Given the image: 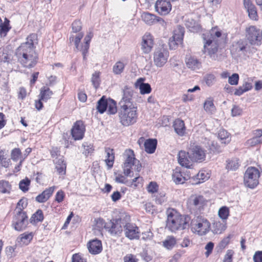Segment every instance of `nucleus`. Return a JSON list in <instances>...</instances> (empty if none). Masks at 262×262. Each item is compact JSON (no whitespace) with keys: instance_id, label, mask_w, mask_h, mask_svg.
I'll list each match as a JSON object with an SVG mask.
<instances>
[{"instance_id":"obj_1","label":"nucleus","mask_w":262,"mask_h":262,"mask_svg":"<svg viewBox=\"0 0 262 262\" xmlns=\"http://www.w3.org/2000/svg\"><path fill=\"white\" fill-rule=\"evenodd\" d=\"M123 97L120 102L119 117L120 123L124 126L135 123L138 118V106L132 99V91L128 86L123 90Z\"/></svg>"},{"instance_id":"obj_25","label":"nucleus","mask_w":262,"mask_h":262,"mask_svg":"<svg viewBox=\"0 0 262 262\" xmlns=\"http://www.w3.org/2000/svg\"><path fill=\"white\" fill-rule=\"evenodd\" d=\"M104 151L106 155V159L105 160V163L108 167V168L111 169L113 166L115 160V153L114 149L109 147H105Z\"/></svg>"},{"instance_id":"obj_43","label":"nucleus","mask_w":262,"mask_h":262,"mask_svg":"<svg viewBox=\"0 0 262 262\" xmlns=\"http://www.w3.org/2000/svg\"><path fill=\"white\" fill-rule=\"evenodd\" d=\"M227 168L231 170H236L239 166V160L236 158L227 161Z\"/></svg>"},{"instance_id":"obj_23","label":"nucleus","mask_w":262,"mask_h":262,"mask_svg":"<svg viewBox=\"0 0 262 262\" xmlns=\"http://www.w3.org/2000/svg\"><path fill=\"white\" fill-rule=\"evenodd\" d=\"M55 168L59 174L64 175L66 172L67 165L62 156L57 157L54 160Z\"/></svg>"},{"instance_id":"obj_31","label":"nucleus","mask_w":262,"mask_h":262,"mask_svg":"<svg viewBox=\"0 0 262 262\" xmlns=\"http://www.w3.org/2000/svg\"><path fill=\"white\" fill-rule=\"evenodd\" d=\"M204 109L209 114H212L215 111V106L212 98H209L205 100L204 103Z\"/></svg>"},{"instance_id":"obj_33","label":"nucleus","mask_w":262,"mask_h":262,"mask_svg":"<svg viewBox=\"0 0 262 262\" xmlns=\"http://www.w3.org/2000/svg\"><path fill=\"white\" fill-rule=\"evenodd\" d=\"M206 147L210 153L217 154L222 151L221 147L214 141L208 140Z\"/></svg>"},{"instance_id":"obj_28","label":"nucleus","mask_w":262,"mask_h":262,"mask_svg":"<svg viewBox=\"0 0 262 262\" xmlns=\"http://www.w3.org/2000/svg\"><path fill=\"white\" fill-rule=\"evenodd\" d=\"M142 20L146 24L149 25H153L159 21L157 17L148 12H143L141 14Z\"/></svg>"},{"instance_id":"obj_54","label":"nucleus","mask_w":262,"mask_h":262,"mask_svg":"<svg viewBox=\"0 0 262 262\" xmlns=\"http://www.w3.org/2000/svg\"><path fill=\"white\" fill-rule=\"evenodd\" d=\"M11 159L14 161H17L18 160L23 159L21 152L19 148H15L12 150Z\"/></svg>"},{"instance_id":"obj_7","label":"nucleus","mask_w":262,"mask_h":262,"mask_svg":"<svg viewBox=\"0 0 262 262\" xmlns=\"http://www.w3.org/2000/svg\"><path fill=\"white\" fill-rule=\"evenodd\" d=\"M260 172L254 167H249L246 170L244 182L246 186L250 188H254L259 183Z\"/></svg>"},{"instance_id":"obj_62","label":"nucleus","mask_w":262,"mask_h":262,"mask_svg":"<svg viewBox=\"0 0 262 262\" xmlns=\"http://www.w3.org/2000/svg\"><path fill=\"white\" fill-rule=\"evenodd\" d=\"M156 202L157 204H162L166 201L165 198V194L164 193H160L158 194L155 199Z\"/></svg>"},{"instance_id":"obj_63","label":"nucleus","mask_w":262,"mask_h":262,"mask_svg":"<svg viewBox=\"0 0 262 262\" xmlns=\"http://www.w3.org/2000/svg\"><path fill=\"white\" fill-rule=\"evenodd\" d=\"M124 262H137L138 259L136 258V256L129 254L125 255L123 258Z\"/></svg>"},{"instance_id":"obj_39","label":"nucleus","mask_w":262,"mask_h":262,"mask_svg":"<svg viewBox=\"0 0 262 262\" xmlns=\"http://www.w3.org/2000/svg\"><path fill=\"white\" fill-rule=\"evenodd\" d=\"M11 189V185L8 181H0V192L3 193H9Z\"/></svg>"},{"instance_id":"obj_61","label":"nucleus","mask_w":262,"mask_h":262,"mask_svg":"<svg viewBox=\"0 0 262 262\" xmlns=\"http://www.w3.org/2000/svg\"><path fill=\"white\" fill-rule=\"evenodd\" d=\"M205 82L208 86L212 85L215 81V77L213 74H208L205 77Z\"/></svg>"},{"instance_id":"obj_57","label":"nucleus","mask_w":262,"mask_h":262,"mask_svg":"<svg viewBox=\"0 0 262 262\" xmlns=\"http://www.w3.org/2000/svg\"><path fill=\"white\" fill-rule=\"evenodd\" d=\"M239 80V75L237 73L232 74L229 76L228 78V83L232 85H236L238 84Z\"/></svg>"},{"instance_id":"obj_21","label":"nucleus","mask_w":262,"mask_h":262,"mask_svg":"<svg viewBox=\"0 0 262 262\" xmlns=\"http://www.w3.org/2000/svg\"><path fill=\"white\" fill-rule=\"evenodd\" d=\"M144 78H140L135 82L134 86L136 89H139L141 95L148 94L151 91V88L149 84L144 83Z\"/></svg>"},{"instance_id":"obj_29","label":"nucleus","mask_w":262,"mask_h":262,"mask_svg":"<svg viewBox=\"0 0 262 262\" xmlns=\"http://www.w3.org/2000/svg\"><path fill=\"white\" fill-rule=\"evenodd\" d=\"M12 59V53L7 49H0V61L9 63Z\"/></svg>"},{"instance_id":"obj_17","label":"nucleus","mask_w":262,"mask_h":262,"mask_svg":"<svg viewBox=\"0 0 262 262\" xmlns=\"http://www.w3.org/2000/svg\"><path fill=\"white\" fill-rule=\"evenodd\" d=\"M84 132H66L63 134L62 138L64 141L65 147L68 148L72 140L76 141L83 139Z\"/></svg>"},{"instance_id":"obj_48","label":"nucleus","mask_w":262,"mask_h":262,"mask_svg":"<svg viewBox=\"0 0 262 262\" xmlns=\"http://www.w3.org/2000/svg\"><path fill=\"white\" fill-rule=\"evenodd\" d=\"M214 232L216 234H220L225 231L226 228V224L220 222H216L213 224Z\"/></svg>"},{"instance_id":"obj_22","label":"nucleus","mask_w":262,"mask_h":262,"mask_svg":"<svg viewBox=\"0 0 262 262\" xmlns=\"http://www.w3.org/2000/svg\"><path fill=\"white\" fill-rule=\"evenodd\" d=\"M88 248L91 254H97L100 253L102 250L101 241L95 239L89 242Z\"/></svg>"},{"instance_id":"obj_24","label":"nucleus","mask_w":262,"mask_h":262,"mask_svg":"<svg viewBox=\"0 0 262 262\" xmlns=\"http://www.w3.org/2000/svg\"><path fill=\"white\" fill-rule=\"evenodd\" d=\"M55 187H50L45 190L41 193L36 197V201L39 203H44L46 202L52 195Z\"/></svg>"},{"instance_id":"obj_53","label":"nucleus","mask_w":262,"mask_h":262,"mask_svg":"<svg viewBox=\"0 0 262 262\" xmlns=\"http://www.w3.org/2000/svg\"><path fill=\"white\" fill-rule=\"evenodd\" d=\"M30 184V180L28 178H26L20 181L19 183V187L23 192H26L29 189Z\"/></svg>"},{"instance_id":"obj_8","label":"nucleus","mask_w":262,"mask_h":262,"mask_svg":"<svg viewBox=\"0 0 262 262\" xmlns=\"http://www.w3.org/2000/svg\"><path fill=\"white\" fill-rule=\"evenodd\" d=\"M124 222H123L124 234L129 239H138L140 232L138 227L134 224L131 223L130 216L124 213Z\"/></svg>"},{"instance_id":"obj_51","label":"nucleus","mask_w":262,"mask_h":262,"mask_svg":"<svg viewBox=\"0 0 262 262\" xmlns=\"http://www.w3.org/2000/svg\"><path fill=\"white\" fill-rule=\"evenodd\" d=\"M82 28V23L79 20H76L72 24V30L74 33H79Z\"/></svg>"},{"instance_id":"obj_52","label":"nucleus","mask_w":262,"mask_h":262,"mask_svg":"<svg viewBox=\"0 0 262 262\" xmlns=\"http://www.w3.org/2000/svg\"><path fill=\"white\" fill-rule=\"evenodd\" d=\"M85 129V126L83 122L78 120L74 123L71 131H84Z\"/></svg>"},{"instance_id":"obj_15","label":"nucleus","mask_w":262,"mask_h":262,"mask_svg":"<svg viewBox=\"0 0 262 262\" xmlns=\"http://www.w3.org/2000/svg\"><path fill=\"white\" fill-rule=\"evenodd\" d=\"M171 5L167 0H157L155 5V10L161 15H167L171 10Z\"/></svg>"},{"instance_id":"obj_49","label":"nucleus","mask_w":262,"mask_h":262,"mask_svg":"<svg viewBox=\"0 0 262 262\" xmlns=\"http://www.w3.org/2000/svg\"><path fill=\"white\" fill-rule=\"evenodd\" d=\"M248 144L251 146H254L257 144L262 143V132L258 133L255 137L248 141Z\"/></svg>"},{"instance_id":"obj_18","label":"nucleus","mask_w":262,"mask_h":262,"mask_svg":"<svg viewBox=\"0 0 262 262\" xmlns=\"http://www.w3.org/2000/svg\"><path fill=\"white\" fill-rule=\"evenodd\" d=\"M178 157V162L182 166L190 168L192 165L193 161L191 160L189 151L186 152L181 150L179 151Z\"/></svg>"},{"instance_id":"obj_42","label":"nucleus","mask_w":262,"mask_h":262,"mask_svg":"<svg viewBox=\"0 0 262 262\" xmlns=\"http://www.w3.org/2000/svg\"><path fill=\"white\" fill-rule=\"evenodd\" d=\"M217 137L222 143L227 144L231 141V136L229 132H219Z\"/></svg>"},{"instance_id":"obj_19","label":"nucleus","mask_w":262,"mask_h":262,"mask_svg":"<svg viewBox=\"0 0 262 262\" xmlns=\"http://www.w3.org/2000/svg\"><path fill=\"white\" fill-rule=\"evenodd\" d=\"M38 43V36L36 33L30 34L26 38V42L21 43L18 48L35 50L36 46Z\"/></svg>"},{"instance_id":"obj_55","label":"nucleus","mask_w":262,"mask_h":262,"mask_svg":"<svg viewBox=\"0 0 262 262\" xmlns=\"http://www.w3.org/2000/svg\"><path fill=\"white\" fill-rule=\"evenodd\" d=\"M211 37L212 39L214 40L222 36V31L217 27H213L210 31Z\"/></svg>"},{"instance_id":"obj_47","label":"nucleus","mask_w":262,"mask_h":262,"mask_svg":"<svg viewBox=\"0 0 262 262\" xmlns=\"http://www.w3.org/2000/svg\"><path fill=\"white\" fill-rule=\"evenodd\" d=\"M219 217L223 220H226L229 215V208L226 206L222 207L218 211Z\"/></svg>"},{"instance_id":"obj_58","label":"nucleus","mask_w":262,"mask_h":262,"mask_svg":"<svg viewBox=\"0 0 262 262\" xmlns=\"http://www.w3.org/2000/svg\"><path fill=\"white\" fill-rule=\"evenodd\" d=\"M92 82L95 88L98 87L100 83V73L95 72L92 75Z\"/></svg>"},{"instance_id":"obj_2","label":"nucleus","mask_w":262,"mask_h":262,"mask_svg":"<svg viewBox=\"0 0 262 262\" xmlns=\"http://www.w3.org/2000/svg\"><path fill=\"white\" fill-rule=\"evenodd\" d=\"M189 219L188 216L182 215L176 210H168L166 228L172 232L184 230L189 227Z\"/></svg>"},{"instance_id":"obj_4","label":"nucleus","mask_w":262,"mask_h":262,"mask_svg":"<svg viewBox=\"0 0 262 262\" xmlns=\"http://www.w3.org/2000/svg\"><path fill=\"white\" fill-rule=\"evenodd\" d=\"M16 54L21 64L26 68L34 67L37 62L38 56L35 50L18 48Z\"/></svg>"},{"instance_id":"obj_27","label":"nucleus","mask_w":262,"mask_h":262,"mask_svg":"<svg viewBox=\"0 0 262 262\" xmlns=\"http://www.w3.org/2000/svg\"><path fill=\"white\" fill-rule=\"evenodd\" d=\"M157 145V140L156 139H148L144 142L145 150L149 154L155 152Z\"/></svg>"},{"instance_id":"obj_46","label":"nucleus","mask_w":262,"mask_h":262,"mask_svg":"<svg viewBox=\"0 0 262 262\" xmlns=\"http://www.w3.org/2000/svg\"><path fill=\"white\" fill-rule=\"evenodd\" d=\"M190 203L195 207H200L204 203V198L201 195L192 197L190 199Z\"/></svg>"},{"instance_id":"obj_16","label":"nucleus","mask_w":262,"mask_h":262,"mask_svg":"<svg viewBox=\"0 0 262 262\" xmlns=\"http://www.w3.org/2000/svg\"><path fill=\"white\" fill-rule=\"evenodd\" d=\"M259 35V31L254 26H250L246 29V37L251 45H260Z\"/></svg>"},{"instance_id":"obj_5","label":"nucleus","mask_w":262,"mask_h":262,"mask_svg":"<svg viewBox=\"0 0 262 262\" xmlns=\"http://www.w3.org/2000/svg\"><path fill=\"white\" fill-rule=\"evenodd\" d=\"M125 162L123 166L124 173L126 176L132 177V171L130 169H134L139 172L141 169V164L140 161L135 157L134 151L132 149H127L124 153Z\"/></svg>"},{"instance_id":"obj_26","label":"nucleus","mask_w":262,"mask_h":262,"mask_svg":"<svg viewBox=\"0 0 262 262\" xmlns=\"http://www.w3.org/2000/svg\"><path fill=\"white\" fill-rule=\"evenodd\" d=\"M185 62L187 67L193 71L198 70L201 67V62L197 59L192 57L187 58Z\"/></svg>"},{"instance_id":"obj_50","label":"nucleus","mask_w":262,"mask_h":262,"mask_svg":"<svg viewBox=\"0 0 262 262\" xmlns=\"http://www.w3.org/2000/svg\"><path fill=\"white\" fill-rule=\"evenodd\" d=\"M27 206V202L26 199H20L17 203L16 208L15 210V212L18 213H25L23 211Z\"/></svg>"},{"instance_id":"obj_37","label":"nucleus","mask_w":262,"mask_h":262,"mask_svg":"<svg viewBox=\"0 0 262 262\" xmlns=\"http://www.w3.org/2000/svg\"><path fill=\"white\" fill-rule=\"evenodd\" d=\"M176 244V239L173 236H168L165 241L163 242V246L168 250H171L173 248Z\"/></svg>"},{"instance_id":"obj_6","label":"nucleus","mask_w":262,"mask_h":262,"mask_svg":"<svg viewBox=\"0 0 262 262\" xmlns=\"http://www.w3.org/2000/svg\"><path fill=\"white\" fill-rule=\"evenodd\" d=\"M169 56V52L165 46L156 48L153 53V63L158 68L163 67L167 63Z\"/></svg>"},{"instance_id":"obj_56","label":"nucleus","mask_w":262,"mask_h":262,"mask_svg":"<svg viewBox=\"0 0 262 262\" xmlns=\"http://www.w3.org/2000/svg\"><path fill=\"white\" fill-rule=\"evenodd\" d=\"M242 108L237 105H233L231 110V114L233 117L239 116L242 115Z\"/></svg>"},{"instance_id":"obj_36","label":"nucleus","mask_w":262,"mask_h":262,"mask_svg":"<svg viewBox=\"0 0 262 262\" xmlns=\"http://www.w3.org/2000/svg\"><path fill=\"white\" fill-rule=\"evenodd\" d=\"M106 111L110 114H115L117 112V108L116 102L111 99L107 100Z\"/></svg>"},{"instance_id":"obj_9","label":"nucleus","mask_w":262,"mask_h":262,"mask_svg":"<svg viewBox=\"0 0 262 262\" xmlns=\"http://www.w3.org/2000/svg\"><path fill=\"white\" fill-rule=\"evenodd\" d=\"M124 219V214H123L120 218L106 223L104 228L111 235L119 236L123 231Z\"/></svg>"},{"instance_id":"obj_59","label":"nucleus","mask_w":262,"mask_h":262,"mask_svg":"<svg viewBox=\"0 0 262 262\" xmlns=\"http://www.w3.org/2000/svg\"><path fill=\"white\" fill-rule=\"evenodd\" d=\"M158 185L155 182H151L147 186V190L148 192L154 193L157 191Z\"/></svg>"},{"instance_id":"obj_30","label":"nucleus","mask_w":262,"mask_h":262,"mask_svg":"<svg viewBox=\"0 0 262 262\" xmlns=\"http://www.w3.org/2000/svg\"><path fill=\"white\" fill-rule=\"evenodd\" d=\"M125 67V63L123 61H117L113 66L112 72L115 75H121L123 72Z\"/></svg>"},{"instance_id":"obj_10","label":"nucleus","mask_w":262,"mask_h":262,"mask_svg":"<svg viewBox=\"0 0 262 262\" xmlns=\"http://www.w3.org/2000/svg\"><path fill=\"white\" fill-rule=\"evenodd\" d=\"M210 228L209 222L202 216H197L192 222V229L199 235L206 234L209 231Z\"/></svg>"},{"instance_id":"obj_45","label":"nucleus","mask_w":262,"mask_h":262,"mask_svg":"<svg viewBox=\"0 0 262 262\" xmlns=\"http://www.w3.org/2000/svg\"><path fill=\"white\" fill-rule=\"evenodd\" d=\"M107 100V99H105L103 97H102L98 102L97 108L98 111L101 114H102L106 111Z\"/></svg>"},{"instance_id":"obj_38","label":"nucleus","mask_w":262,"mask_h":262,"mask_svg":"<svg viewBox=\"0 0 262 262\" xmlns=\"http://www.w3.org/2000/svg\"><path fill=\"white\" fill-rule=\"evenodd\" d=\"M82 147H83L82 151V154H83L85 157L91 155L94 151V148L93 144L88 142H84L82 145Z\"/></svg>"},{"instance_id":"obj_32","label":"nucleus","mask_w":262,"mask_h":262,"mask_svg":"<svg viewBox=\"0 0 262 262\" xmlns=\"http://www.w3.org/2000/svg\"><path fill=\"white\" fill-rule=\"evenodd\" d=\"M210 177L209 172L205 170H200L195 176V179L198 180L195 184H200L207 181Z\"/></svg>"},{"instance_id":"obj_60","label":"nucleus","mask_w":262,"mask_h":262,"mask_svg":"<svg viewBox=\"0 0 262 262\" xmlns=\"http://www.w3.org/2000/svg\"><path fill=\"white\" fill-rule=\"evenodd\" d=\"M247 12H248V15L249 17L254 20H256L258 19V16L257 14V11L256 10V8L255 6L253 7V8H251L247 10Z\"/></svg>"},{"instance_id":"obj_14","label":"nucleus","mask_w":262,"mask_h":262,"mask_svg":"<svg viewBox=\"0 0 262 262\" xmlns=\"http://www.w3.org/2000/svg\"><path fill=\"white\" fill-rule=\"evenodd\" d=\"M154 45L153 36L149 33H145L142 37L141 42V50L144 53H150Z\"/></svg>"},{"instance_id":"obj_11","label":"nucleus","mask_w":262,"mask_h":262,"mask_svg":"<svg viewBox=\"0 0 262 262\" xmlns=\"http://www.w3.org/2000/svg\"><path fill=\"white\" fill-rule=\"evenodd\" d=\"M191 160L195 162H202L205 160L206 152L200 145L194 142H190L189 146Z\"/></svg>"},{"instance_id":"obj_12","label":"nucleus","mask_w":262,"mask_h":262,"mask_svg":"<svg viewBox=\"0 0 262 262\" xmlns=\"http://www.w3.org/2000/svg\"><path fill=\"white\" fill-rule=\"evenodd\" d=\"M184 30L182 28L178 27L173 31V35L169 38L168 45L170 49L174 50L183 43Z\"/></svg>"},{"instance_id":"obj_34","label":"nucleus","mask_w":262,"mask_h":262,"mask_svg":"<svg viewBox=\"0 0 262 262\" xmlns=\"http://www.w3.org/2000/svg\"><path fill=\"white\" fill-rule=\"evenodd\" d=\"M52 95L53 93L49 88L43 87L40 90L39 97L40 100L47 101L51 98Z\"/></svg>"},{"instance_id":"obj_40","label":"nucleus","mask_w":262,"mask_h":262,"mask_svg":"<svg viewBox=\"0 0 262 262\" xmlns=\"http://www.w3.org/2000/svg\"><path fill=\"white\" fill-rule=\"evenodd\" d=\"M43 214L42 211L38 209L35 213H34L30 219L31 223H36L41 222L43 220Z\"/></svg>"},{"instance_id":"obj_35","label":"nucleus","mask_w":262,"mask_h":262,"mask_svg":"<svg viewBox=\"0 0 262 262\" xmlns=\"http://www.w3.org/2000/svg\"><path fill=\"white\" fill-rule=\"evenodd\" d=\"M204 40H205L204 44L205 52H208L210 55L214 53L217 50V48L216 47L212 48V40L210 38L206 39L205 38H204Z\"/></svg>"},{"instance_id":"obj_44","label":"nucleus","mask_w":262,"mask_h":262,"mask_svg":"<svg viewBox=\"0 0 262 262\" xmlns=\"http://www.w3.org/2000/svg\"><path fill=\"white\" fill-rule=\"evenodd\" d=\"M172 126L174 131H183L185 129L184 121L180 119H176L173 122Z\"/></svg>"},{"instance_id":"obj_3","label":"nucleus","mask_w":262,"mask_h":262,"mask_svg":"<svg viewBox=\"0 0 262 262\" xmlns=\"http://www.w3.org/2000/svg\"><path fill=\"white\" fill-rule=\"evenodd\" d=\"M83 36L84 34L82 32L72 34L70 36L69 40L70 42L74 43L77 50L82 53L83 58H85L90 48L91 41L93 37V33L91 31L87 32L81 42Z\"/></svg>"},{"instance_id":"obj_13","label":"nucleus","mask_w":262,"mask_h":262,"mask_svg":"<svg viewBox=\"0 0 262 262\" xmlns=\"http://www.w3.org/2000/svg\"><path fill=\"white\" fill-rule=\"evenodd\" d=\"M28 224V217L26 213L15 212L12 223L15 230L20 231L25 229Z\"/></svg>"},{"instance_id":"obj_20","label":"nucleus","mask_w":262,"mask_h":262,"mask_svg":"<svg viewBox=\"0 0 262 262\" xmlns=\"http://www.w3.org/2000/svg\"><path fill=\"white\" fill-rule=\"evenodd\" d=\"M189 178L188 174L182 172L180 168H177L173 170L172 179L176 184H183Z\"/></svg>"},{"instance_id":"obj_41","label":"nucleus","mask_w":262,"mask_h":262,"mask_svg":"<svg viewBox=\"0 0 262 262\" xmlns=\"http://www.w3.org/2000/svg\"><path fill=\"white\" fill-rule=\"evenodd\" d=\"M33 234L32 232L24 233L20 235L19 238L20 242L23 244L28 245L32 239Z\"/></svg>"},{"instance_id":"obj_64","label":"nucleus","mask_w":262,"mask_h":262,"mask_svg":"<svg viewBox=\"0 0 262 262\" xmlns=\"http://www.w3.org/2000/svg\"><path fill=\"white\" fill-rule=\"evenodd\" d=\"M254 262H262V251L255 252L253 257Z\"/></svg>"}]
</instances>
